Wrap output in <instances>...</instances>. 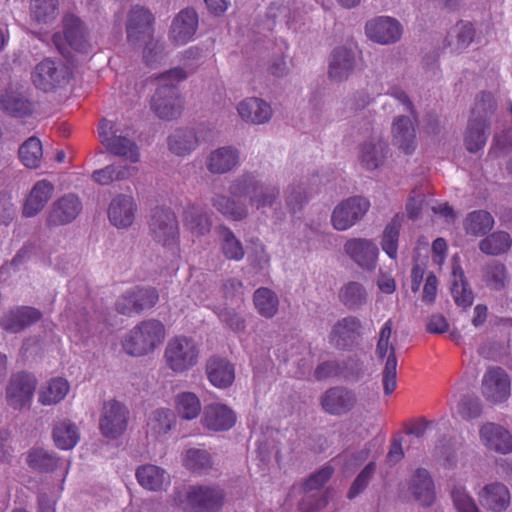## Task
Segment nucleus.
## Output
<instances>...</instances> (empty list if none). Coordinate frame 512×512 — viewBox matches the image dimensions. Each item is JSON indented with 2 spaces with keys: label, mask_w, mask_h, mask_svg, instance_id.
Segmentation results:
<instances>
[{
  "label": "nucleus",
  "mask_w": 512,
  "mask_h": 512,
  "mask_svg": "<svg viewBox=\"0 0 512 512\" xmlns=\"http://www.w3.org/2000/svg\"><path fill=\"white\" fill-rule=\"evenodd\" d=\"M166 337L165 326L158 320L142 321L129 332L122 340L123 351L132 357H143L153 353Z\"/></svg>",
  "instance_id": "obj_1"
},
{
  "label": "nucleus",
  "mask_w": 512,
  "mask_h": 512,
  "mask_svg": "<svg viewBox=\"0 0 512 512\" xmlns=\"http://www.w3.org/2000/svg\"><path fill=\"white\" fill-rule=\"evenodd\" d=\"M187 72L176 67L159 77V87L152 98V109L162 119L171 120L178 117L182 110V101L176 84L187 78Z\"/></svg>",
  "instance_id": "obj_2"
},
{
  "label": "nucleus",
  "mask_w": 512,
  "mask_h": 512,
  "mask_svg": "<svg viewBox=\"0 0 512 512\" xmlns=\"http://www.w3.org/2000/svg\"><path fill=\"white\" fill-rule=\"evenodd\" d=\"M235 197H247L252 207L257 210L271 207L279 195L278 187L259 174L249 172L237 178L230 187Z\"/></svg>",
  "instance_id": "obj_3"
},
{
  "label": "nucleus",
  "mask_w": 512,
  "mask_h": 512,
  "mask_svg": "<svg viewBox=\"0 0 512 512\" xmlns=\"http://www.w3.org/2000/svg\"><path fill=\"white\" fill-rule=\"evenodd\" d=\"M174 501L186 512H217L223 505L224 492L216 485L190 486L178 491Z\"/></svg>",
  "instance_id": "obj_4"
},
{
  "label": "nucleus",
  "mask_w": 512,
  "mask_h": 512,
  "mask_svg": "<svg viewBox=\"0 0 512 512\" xmlns=\"http://www.w3.org/2000/svg\"><path fill=\"white\" fill-rule=\"evenodd\" d=\"M200 349L197 342L185 335L171 337L164 349L163 359L174 373H184L197 365Z\"/></svg>",
  "instance_id": "obj_5"
},
{
  "label": "nucleus",
  "mask_w": 512,
  "mask_h": 512,
  "mask_svg": "<svg viewBox=\"0 0 512 512\" xmlns=\"http://www.w3.org/2000/svg\"><path fill=\"white\" fill-rule=\"evenodd\" d=\"M392 337V323L387 321L381 327L376 345V356L384 361L382 383L385 394H391L397 386V358Z\"/></svg>",
  "instance_id": "obj_6"
},
{
  "label": "nucleus",
  "mask_w": 512,
  "mask_h": 512,
  "mask_svg": "<svg viewBox=\"0 0 512 512\" xmlns=\"http://www.w3.org/2000/svg\"><path fill=\"white\" fill-rule=\"evenodd\" d=\"M370 208V201L362 196L349 197L334 208L331 224L338 231H345L360 221Z\"/></svg>",
  "instance_id": "obj_7"
},
{
  "label": "nucleus",
  "mask_w": 512,
  "mask_h": 512,
  "mask_svg": "<svg viewBox=\"0 0 512 512\" xmlns=\"http://www.w3.org/2000/svg\"><path fill=\"white\" fill-rule=\"evenodd\" d=\"M117 133L118 129L113 122L106 119L100 121L98 136L107 150L131 163H137L140 160L137 146L127 138L117 135Z\"/></svg>",
  "instance_id": "obj_8"
},
{
  "label": "nucleus",
  "mask_w": 512,
  "mask_h": 512,
  "mask_svg": "<svg viewBox=\"0 0 512 512\" xmlns=\"http://www.w3.org/2000/svg\"><path fill=\"white\" fill-rule=\"evenodd\" d=\"M63 26V36L56 34L53 37V42L59 52L64 56H70V49L80 53H87V40L80 20L73 15L66 16Z\"/></svg>",
  "instance_id": "obj_9"
},
{
  "label": "nucleus",
  "mask_w": 512,
  "mask_h": 512,
  "mask_svg": "<svg viewBox=\"0 0 512 512\" xmlns=\"http://www.w3.org/2000/svg\"><path fill=\"white\" fill-rule=\"evenodd\" d=\"M128 411L124 405L115 400L106 402L99 419V428L106 438L116 439L127 428Z\"/></svg>",
  "instance_id": "obj_10"
},
{
  "label": "nucleus",
  "mask_w": 512,
  "mask_h": 512,
  "mask_svg": "<svg viewBox=\"0 0 512 512\" xmlns=\"http://www.w3.org/2000/svg\"><path fill=\"white\" fill-rule=\"evenodd\" d=\"M36 378L28 373H18L11 377L6 388V399L14 409H22L31 404L36 388Z\"/></svg>",
  "instance_id": "obj_11"
},
{
  "label": "nucleus",
  "mask_w": 512,
  "mask_h": 512,
  "mask_svg": "<svg viewBox=\"0 0 512 512\" xmlns=\"http://www.w3.org/2000/svg\"><path fill=\"white\" fill-rule=\"evenodd\" d=\"M400 22L389 16H379L365 25L366 36L378 44L387 45L397 42L402 36Z\"/></svg>",
  "instance_id": "obj_12"
},
{
  "label": "nucleus",
  "mask_w": 512,
  "mask_h": 512,
  "mask_svg": "<svg viewBox=\"0 0 512 512\" xmlns=\"http://www.w3.org/2000/svg\"><path fill=\"white\" fill-rule=\"evenodd\" d=\"M154 239L164 247L176 246L179 238V228L174 212L170 210L157 211L151 224Z\"/></svg>",
  "instance_id": "obj_13"
},
{
  "label": "nucleus",
  "mask_w": 512,
  "mask_h": 512,
  "mask_svg": "<svg viewBox=\"0 0 512 512\" xmlns=\"http://www.w3.org/2000/svg\"><path fill=\"white\" fill-rule=\"evenodd\" d=\"M482 392L493 403H500L510 396V379L501 368H490L483 377Z\"/></svg>",
  "instance_id": "obj_14"
},
{
  "label": "nucleus",
  "mask_w": 512,
  "mask_h": 512,
  "mask_svg": "<svg viewBox=\"0 0 512 512\" xmlns=\"http://www.w3.org/2000/svg\"><path fill=\"white\" fill-rule=\"evenodd\" d=\"M54 194V185L45 179L33 184L24 198L22 214L25 217L38 215L48 204Z\"/></svg>",
  "instance_id": "obj_15"
},
{
  "label": "nucleus",
  "mask_w": 512,
  "mask_h": 512,
  "mask_svg": "<svg viewBox=\"0 0 512 512\" xmlns=\"http://www.w3.org/2000/svg\"><path fill=\"white\" fill-rule=\"evenodd\" d=\"M157 300L158 295L154 289L135 288L125 292L119 298L116 308L122 314H130L152 307Z\"/></svg>",
  "instance_id": "obj_16"
},
{
  "label": "nucleus",
  "mask_w": 512,
  "mask_h": 512,
  "mask_svg": "<svg viewBox=\"0 0 512 512\" xmlns=\"http://www.w3.org/2000/svg\"><path fill=\"white\" fill-rule=\"evenodd\" d=\"M201 422L208 430L227 431L235 425L236 414L225 404L212 403L205 407Z\"/></svg>",
  "instance_id": "obj_17"
},
{
  "label": "nucleus",
  "mask_w": 512,
  "mask_h": 512,
  "mask_svg": "<svg viewBox=\"0 0 512 512\" xmlns=\"http://www.w3.org/2000/svg\"><path fill=\"white\" fill-rule=\"evenodd\" d=\"M63 78L62 67L49 58L38 63L31 72L33 85L45 92L53 90Z\"/></svg>",
  "instance_id": "obj_18"
},
{
  "label": "nucleus",
  "mask_w": 512,
  "mask_h": 512,
  "mask_svg": "<svg viewBox=\"0 0 512 512\" xmlns=\"http://www.w3.org/2000/svg\"><path fill=\"white\" fill-rule=\"evenodd\" d=\"M344 250L362 268L371 270L375 267L379 251L371 240L362 238L350 239L345 243Z\"/></svg>",
  "instance_id": "obj_19"
},
{
  "label": "nucleus",
  "mask_w": 512,
  "mask_h": 512,
  "mask_svg": "<svg viewBox=\"0 0 512 512\" xmlns=\"http://www.w3.org/2000/svg\"><path fill=\"white\" fill-rule=\"evenodd\" d=\"M481 443L489 450L501 454L512 452V436L500 425L486 423L480 427Z\"/></svg>",
  "instance_id": "obj_20"
},
{
  "label": "nucleus",
  "mask_w": 512,
  "mask_h": 512,
  "mask_svg": "<svg viewBox=\"0 0 512 512\" xmlns=\"http://www.w3.org/2000/svg\"><path fill=\"white\" fill-rule=\"evenodd\" d=\"M238 115L245 122L261 125L270 121L273 115L271 105L258 97H248L237 105Z\"/></svg>",
  "instance_id": "obj_21"
},
{
  "label": "nucleus",
  "mask_w": 512,
  "mask_h": 512,
  "mask_svg": "<svg viewBox=\"0 0 512 512\" xmlns=\"http://www.w3.org/2000/svg\"><path fill=\"white\" fill-rule=\"evenodd\" d=\"M388 157L389 147L381 137H373L361 145L359 161L367 170H375L382 167Z\"/></svg>",
  "instance_id": "obj_22"
},
{
  "label": "nucleus",
  "mask_w": 512,
  "mask_h": 512,
  "mask_svg": "<svg viewBox=\"0 0 512 512\" xmlns=\"http://www.w3.org/2000/svg\"><path fill=\"white\" fill-rule=\"evenodd\" d=\"M81 208V202L77 196L65 195L53 204L47 217V223L50 226L68 224L78 216Z\"/></svg>",
  "instance_id": "obj_23"
},
{
  "label": "nucleus",
  "mask_w": 512,
  "mask_h": 512,
  "mask_svg": "<svg viewBox=\"0 0 512 512\" xmlns=\"http://www.w3.org/2000/svg\"><path fill=\"white\" fill-rule=\"evenodd\" d=\"M355 67V52L352 47H336L329 60V77L335 81H342L349 77Z\"/></svg>",
  "instance_id": "obj_24"
},
{
  "label": "nucleus",
  "mask_w": 512,
  "mask_h": 512,
  "mask_svg": "<svg viewBox=\"0 0 512 512\" xmlns=\"http://www.w3.org/2000/svg\"><path fill=\"white\" fill-rule=\"evenodd\" d=\"M198 26V17L194 10L181 11L173 20L170 29V39L182 45L191 41Z\"/></svg>",
  "instance_id": "obj_25"
},
{
  "label": "nucleus",
  "mask_w": 512,
  "mask_h": 512,
  "mask_svg": "<svg viewBox=\"0 0 512 512\" xmlns=\"http://www.w3.org/2000/svg\"><path fill=\"white\" fill-rule=\"evenodd\" d=\"M415 123V117L411 113L396 119L392 126L393 142L406 154H410L416 146Z\"/></svg>",
  "instance_id": "obj_26"
},
{
  "label": "nucleus",
  "mask_w": 512,
  "mask_h": 512,
  "mask_svg": "<svg viewBox=\"0 0 512 512\" xmlns=\"http://www.w3.org/2000/svg\"><path fill=\"white\" fill-rule=\"evenodd\" d=\"M176 425V416L168 408L152 411L147 422V436L152 440H162Z\"/></svg>",
  "instance_id": "obj_27"
},
{
  "label": "nucleus",
  "mask_w": 512,
  "mask_h": 512,
  "mask_svg": "<svg viewBox=\"0 0 512 512\" xmlns=\"http://www.w3.org/2000/svg\"><path fill=\"white\" fill-rule=\"evenodd\" d=\"M136 478L139 485L149 491L165 490L170 485V475L167 471L153 464L138 467Z\"/></svg>",
  "instance_id": "obj_28"
},
{
  "label": "nucleus",
  "mask_w": 512,
  "mask_h": 512,
  "mask_svg": "<svg viewBox=\"0 0 512 512\" xmlns=\"http://www.w3.org/2000/svg\"><path fill=\"white\" fill-rule=\"evenodd\" d=\"M354 404V395L342 388L329 389L321 397L322 408L332 415L347 413L353 408Z\"/></svg>",
  "instance_id": "obj_29"
},
{
  "label": "nucleus",
  "mask_w": 512,
  "mask_h": 512,
  "mask_svg": "<svg viewBox=\"0 0 512 512\" xmlns=\"http://www.w3.org/2000/svg\"><path fill=\"white\" fill-rule=\"evenodd\" d=\"M135 210L136 206L131 196H117L108 209L109 221L117 228L128 227L134 220Z\"/></svg>",
  "instance_id": "obj_30"
},
{
  "label": "nucleus",
  "mask_w": 512,
  "mask_h": 512,
  "mask_svg": "<svg viewBox=\"0 0 512 512\" xmlns=\"http://www.w3.org/2000/svg\"><path fill=\"white\" fill-rule=\"evenodd\" d=\"M451 294L459 307L466 308L473 303V293L467 287L464 272L458 262L457 256H454L452 259Z\"/></svg>",
  "instance_id": "obj_31"
},
{
  "label": "nucleus",
  "mask_w": 512,
  "mask_h": 512,
  "mask_svg": "<svg viewBox=\"0 0 512 512\" xmlns=\"http://www.w3.org/2000/svg\"><path fill=\"white\" fill-rule=\"evenodd\" d=\"M207 376L213 386L227 388L234 381V367L226 359L213 357L207 363Z\"/></svg>",
  "instance_id": "obj_32"
},
{
  "label": "nucleus",
  "mask_w": 512,
  "mask_h": 512,
  "mask_svg": "<svg viewBox=\"0 0 512 512\" xmlns=\"http://www.w3.org/2000/svg\"><path fill=\"white\" fill-rule=\"evenodd\" d=\"M70 391V384L63 377H54L41 385L38 391V401L44 406L61 402Z\"/></svg>",
  "instance_id": "obj_33"
},
{
  "label": "nucleus",
  "mask_w": 512,
  "mask_h": 512,
  "mask_svg": "<svg viewBox=\"0 0 512 512\" xmlns=\"http://www.w3.org/2000/svg\"><path fill=\"white\" fill-rule=\"evenodd\" d=\"M153 17L151 13L144 7H133L128 16L127 21V37L129 41H137L140 37L149 35L150 26Z\"/></svg>",
  "instance_id": "obj_34"
},
{
  "label": "nucleus",
  "mask_w": 512,
  "mask_h": 512,
  "mask_svg": "<svg viewBox=\"0 0 512 512\" xmlns=\"http://www.w3.org/2000/svg\"><path fill=\"white\" fill-rule=\"evenodd\" d=\"M239 163L238 151L231 147H220L212 151L207 160V168L215 174L227 173Z\"/></svg>",
  "instance_id": "obj_35"
},
{
  "label": "nucleus",
  "mask_w": 512,
  "mask_h": 512,
  "mask_svg": "<svg viewBox=\"0 0 512 512\" xmlns=\"http://www.w3.org/2000/svg\"><path fill=\"white\" fill-rule=\"evenodd\" d=\"M479 499L483 506L493 511H502L510 502V493L505 485L492 483L481 490Z\"/></svg>",
  "instance_id": "obj_36"
},
{
  "label": "nucleus",
  "mask_w": 512,
  "mask_h": 512,
  "mask_svg": "<svg viewBox=\"0 0 512 512\" xmlns=\"http://www.w3.org/2000/svg\"><path fill=\"white\" fill-rule=\"evenodd\" d=\"M410 491L422 505H430L435 499L434 484L425 469H418L412 476Z\"/></svg>",
  "instance_id": "obj_37"
},
{
  "label": "nucleus",
  "mask_w": 512,
  "mask_h": 512,
  "mask_svg": "<svg viewBox=\"0 0 512 512\" xmlns=\"http://www.w3.org/2000/svg\"><path fill=\"white\" fill-rule=\"evenodd\" d=\"M57 0H31L30 20L35 29L50 24L56 17Z\"/></svg>",
  "instance_id": "obj_38"
},
{
  "label": "nucleus",
  "mask_w": 512,
  "mask_h": 512,
  "mask_svg": "<svg viewBox=\"0 0 512 512\" xmlns=\"http://www.w3.org/2000/svg\"><path fill=\"white\" fill-rule=\"evenodd\" d=\"M53 440L59 449L70 450L74 448L80 440L79 428L70 420H62L54 426Z\"/></svg>",
  "instance_id": "obj_39"
},
{
  "label": "nucleus",
  "mask_w": 512,
  "mask_h": 512,
  "mask_svg": "<svg viewBox=\"0 0 512 512\" xmlns=\"http://www.w3.org/2000/svg\"><path fill=\"white\" fill-rule=\"evenodd\" d=\"M40 318V312L32 307H21L6 315L1 325L5 330L17 332Z\"/></svg>",
  "instance_id": "obj_40"
},
{
  "label": "nucleus",
  "mask_w": 512,
  "mask_h": 512,
  "mask_svg": "<svg viewBox=\"0 0 512 512\" xmlns=\"http://www.w3.org/2000/svg\"><path fill=\"white\" fill-rule=\"evenodd\" d=\"M198 142L193 129H177L169 136L168 146L172 153L183 156L192 152Z\"/></svg>",
  "instance_id": "obj_41"
},
{
  "label": "nucleus",
  "mask_w": 512,
  "mask_h": 512,
  "mask_svg": "<svg viewBox=\"0 0 512 512\" xmlns=\"http://www.w3.org/2000/svg\"><path fill=\"white\" fill-rule=\"evenodd\" d=\"M2 108L11 115L22 117L31 112V103L17 90L9 88L0 98Z\"/></svg>",
  "instance_id": "obj_42"
},
{
  "label": "nucleus",
  "mask_w": 512,
  "mask_h": 512,
  "mask_svg": "<svg viewBox=\"0 0 512 512\" xmlns=\"http://www.w3.org/2000/svg\"><path fill=\"white\" fill-rule=\"evenodd\" d=\"M138 169L133 165H110L96 170L92 177L100 185H108L114 180H124L133 177Z\"/></svg>",
  "instance_id": "obj_43"
},
{
  "label": "nucleus",
  "mask_w": 512,
  "mask_h": 512,
  "mask_svg": "<svg viewBox=\"0 0 512 512\" xmlns=\"http://www.w3.org/2000/svg\"><path fill=\"white\" fill-rule=\"evenodd\" d=\"M403 216L396 215L391 221L385 226L381 238L382 250L391 258H397L398 252V240L400 228L402 225Z\"/></svg>",
  "instance_id": "obj_44"
},
{
  "label": "nucleus",
  "mask_w": 512,
  "mask_h": 512,
  "mask_svg": "<svg viewBox=\"0 0 512 512\" xmlns=\"http://www.w3.org/2000/svg\"><path fill=\"white\" fill-rule=\"evenodd\" d=\"M175 409L178 415L185 420L197 418L201 412V402L196 394L182 392L175 397Z\"/></svg>",
  "instance_id": "obj_45"
},
{
  "label": "nucleus",
  "mask_w": 512,
  "mask_h": 512,
  "mask_svg": "<svg viewBox=\"0 0 512 512\" xmlns=\"http://www.w3.org/2000/svg\"><path fill=\"white\" fill-rule=\"evenodd\" d=\"M254 305L258 313L265 318H272L278 311V298L268 288H259L254 293Z\"/></svg>",
  "instance_id": "obj_46"
},
{
  "label": "nucleus",
  "mask_w": 512,
  "mask_h": 512,
  "mask_svg": "<svg viewBox=\"0 0 512 512\" xmlns=\"http://www.w3.org/2000/svg\"><path fill=\"white\" fill-rule=\"evenodd\" d=\"M493 225V217L483 210L471 212L464 222L466 232L474 236L485 234L492 229Z\"/></svg>",
  "instance_id": "obj_47"
},
{
  "label": "nucleus",
  "mask_w": 512,
  "mask_h": 512,
  "mask_svg": "<svg viewBox=\"0 0 512 512\" xmlns=\"http://www.w3.org/2000/svg\"><path fill=\"white\" fill-rule=\"evenodd\" d=\"M42 156V144L36 137H30L19 148V158L27 168H37L41 163Z\"/></svg>",
  "instance_id": "obj_48"
},
{
  "label": "nucleus",
  "mask_w": 512,
  "mask_h": 512,
  "mask_svg": "<svg viewBox=\"0 0 512 512\" xmlns=\"http://www.w3.org/2000/svg\"><path fill=\"white\" fill-rule=\"evenodd\" d=\"M486 122L482 119L471 120L465 133V145L470 152L480 150L486 143Z\"/></svg>",
  "instance_id": "obj_49"
},
{
  "label": "nucleus",
  "mask_w": 512,
  "mask_h": 512,
  "mask_svg": "<svg viewBox=\"0 0 512 512\" xmlns=\"http://www.w3.org/2000/svg\"><path fill=\"white\" fill-rule=\"evenodd\" d=\"M512 240L510 235L503 231L492 233L480 242V250L490 255L505 253L510 249Z\"/></svg>",
  "instance_id": "obj_50"
},
{
  "label": "nucleus",
  "mask_w": 512,
  "mask_h": 512,
  "mask_svg": "<svg viewBox=\"0 0 512 512\" xmlns=\"http://www.w3.org/2000/svg\"><path fill=\"white\" fill-rule=\"evenodd\" d=\"M26 461L30 468L38 471L52 470L59 462L52 453L40 447L31 449Z\"/></svg>",
  "instance_id": "obj_51"
},
{
  "label": "nucleus",
  "mask_w": 512,
  "mask_h": 512,
  "mask_svg": "<svg viewBox=\"0 0 512 512\" xmlns=\"http://www.w3.org/2000/svg\"><path fill=\"white\" fill-rule=\"evenodd\" d=\"M474 29L470 23H458L448 33V45L455 50L466 48L473 40Z\"/></svg>",
  "instance_id": "obj_52"
},
{
  "label": "nucleus",
  "mask_w": 512,
  "mask_h": 512,
  "mask_svg": "<svg viewBox=\"0 0 512 512\" xmlns=\"http://www.w3.org/2000/svg\"><path fill=\"white\" fill-rule=\"evenodd\" d=\"M184 463L187 468L202 473L211 467L212 460L206 450L190 448L185 453Z\"/></svg>",
  "instance_id": "obj_53"
},
{
  "label": "nucleus",
  "mask_w": 512,
  "mask_h": 512,
  "mask_svg": "<svg viewBox=\"0 0 512 512\" xmlns=\"http://www.w3.org/2000/svg\"><path fill=\"white\" fill-rule=\"evenodd\" d=\"M360 323L356 318L347 317L336 323L332 330V338L340 345V341L345 342L351 339L358 331Z\"/></svg>",
  "instance_id": "obj_54"
},
{
  "label": "nucleus",
  "mask_w": 512,
  "mask_h": 512,
  "mask_svg": "<svg viewBox=\"0 0 512 512\" xmlns=\"http://www.w3.org/2000/svg\"><path fill=\"white\" fill-rule=\"evenodd\" d=\"M340 297L349 307H357L365 301L366 291L359 283L350 282L341 289Z\"/></svg>",
  "instance_id": "obj_55"
},
{
  "label": "nucleus",
  "mask_w": 512,
  "mask_h": 512,
  "mask_svg": "<svg viewBox=\"0 0 512 512\" xmlns=\"http://www.w3.org/2000/svg\"><path fill=\"white\" fill-rule=\"evenodd\" d=\"M184 222L188 229L195 234L200 235L209 230V221L207 216L194 207L185 212Z\"/></svg>",
  "instance_id": "obj_56"
},
{
  "label": "nucleus",
  "mask_w": 512,
  "mask_h": 512,
  "mask_svg": "<svg viewBox=\"0 0 512 512\" xmlns=\"http://www.w3.org/2000/svg\"><path fill=\"white\" fill-rule=\"evenodd\" d=\"M222 236V250L225 256L229 259L240 260L244 256V251L241 243L234 237V235L227 229L221 231Z\"/></svg>",
  "instance_id": "obj_57"
},
{
  "label": "nucleus",
  "mask_w": 512,
  "mask_h": 512,
  "mask_svg": "<svg viewBox=\"0 0 512 512\" xmlns=\"http://www.w3.org/2000/svg\"><path fill=\"white\" fill-rule=\"evenodd\" d=\"M451 495L458 512H478L475 502L468 495L463 486L455 485L452 489Z\"/></svg>",
  "instance_id": "obj_58"
},
{
  "label": "nucleus",
  "mask_w": 512,
  "mask_h": 512,
  "mask_svg": "<svg viewBox=\"0 0 512 512\" xmlns=\"http://www.w3.org/2000/svg\"><path fill=\"white\" fill-rule=\"evenodd\" d=\"M214 206L218 211L234 220H240L247 215V211L244 207L226 197H219L215 201Z\"/></svg>",
  "instance_id": "obj_59"
},
{
  "label": "nucleus",
  "mask_w": 512,
  "mask_h": 512,
  "mask_svg": "<svg viewBox=\"0 0 512 512\" xmlns=\"http://www.w3.org/2000/svg\"><path fill=\"white\" fill-rule=\"evenodd\" d=\"M333 469L331 466L326 465L311 475L304 483L305 491H313L320 489L331 477Z\"/></svg>",
  "instance_id": "obj_60"
},
{
  "label": "nucleus",
  "mask_w": 512,
  "mask_h": 512,
  "mask_svg": "<svg viewBox=\"0 0 512 512\" xmlns=\"http://www.w3.org/2000/svg\"><path fill=\"white\" fill-rule=\"evenodd\" d=\"M506 279L505 267L500 263H492L486 271V280L494 288L504 285Z\"/></svg>",
  "instance_id": "obj_61"
},
{
  "label": "nucleus",
  "mask_w": 512,
  "mask_h": 512,
  "mask_svg": "<svg viewBox=\"0 0 512 512\" xmlns=\"http://www.w3.org/2000/svg\"><path fill=\"white\" fill-rule=\"evenodd\" d=\"M68 473V466L63 465L62 470V481L61 485L57 488L52 498H47L46 495L42 494L39 498V512H55V504L56 500L59 497L61 491L63 490V482L65 479V476Z\"/></svg>",
  "instance_id": "obj_62"
},
{
  "label": "nucleus",
  "mask_w": 512,
  "mask_h": 512,
  "mask_svg": "<svg viewBox=\"0 0 512 512\" xmlns=\"http://www.w3.org/2000/svg\"><path fill=\"white\" fill-rule=\"evenodd\" d=\"M374 463L368 464L363 471L358 475L354 483L352 484L348 496L349 498L355 497L368 483L371 475L374 472Z\"/></svg>",
  "instance_id": "obj_63"
},
{
  "label": "nucleus",
  "mask_w": 512,
  "mask_h": 512,
  "mask_svg": "<svg viewBox=\"0 0 512 512\" xmlns=\"http://www.w3.org/2000/svg\"><path fill=\"white\" fill-rule=\"evenodd\" d=\"M457 412L467 420L474 419L480 415L481 407L476 400H464L457 404Z\"/></svg>",
  "instance_id": "obj_64"
}]
</instances>
